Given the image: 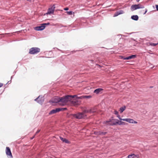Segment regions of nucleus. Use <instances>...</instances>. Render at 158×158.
<instances>
[{
    "instance_id": "1",
    "label": "nucleus",
    "mask_w": 158,
    "mask_h": 158,
    "mask_svg": "<svg viewBox=\"0 0 158 158\" xmlns=\"http://www.w3.org/2000/svg\"><path fill=\"white\" fill-rule=\"evenodd\" d=\"M76 97V95H66L63 97L55 98L54 102H58L60 105L64 106L70 103V101L72 100L73 99L74 97Z\"/></svg>"
},
{
    "instance_id": "2",
    "label": "nucleus",
    "mask_w": 158,
    "mask_h": 158,
    "mask_svg": "<svg viewBox=\"0 0 158 158\" xmlns=\"http://www.w3.org/2000/svg\"><path fill=\"white\" fill-rule=\"evenodd\" d=\"M71 116L77 119H80L85 118L86 115L83 112L82 113H79L76 114H72Z\"/></svg>"
},
{
    "instance_id": "3",
    "label": "nucleus",
    "mask_w": 158,
    "mask_h": 158,
    "mask_svg": "<svg viewBox=\"0 0 158 158\" xmlns=\"http://www.w3.org/2000/svg\"><path fill=\"white\" fill-rule=\"evenodd\" d=\"M117 119H109V120L104 121L103 122V123L106 124L107 125L113 126L117 124Z\"/></svg>"
},
{
    "instance_id": "4",
    "label": "nucleus",
    "mask_w": 158,
    "mask_h": 158,
    "mask_svg": "<svg viewBox=\"0 0 158 158\" xmlns=\"http://www.w3.org/2000/svg\"><path fill=\"white\" fill-rule=\"evenodd\" d=\"M40 52V49L38 48L33 47L29 49V53L30 54H37Z\"/></svg>"
},
{
    "instance_id": "5",
    "label": "nucleus",
    "mask_w": 158,
    "mask_h": 158,
    "mask_svg": "<svg viewBox=\"0 0 158 158\" xmlns=\"http://www.w3.org/2000/svg\"><path fill=\"white\" fill-rule=\"evenodd\" d=\"M78 98V97H77V96L76 97H74L73 99L72 100L70 101V103H71L72 105L74 106L78 105H79L80 103V102L77 100L74 99V98Z\"/></svg>"
},
{
    "instance_id": "6",
    "label": "nucleus",
    "mask_w": 158,
    "mask_h": 158,
    "mask_svg": "<svg viewBox=\"0 0 158 158\" xmlns=\"http://www.w3.org/2000/svg\"><path fill=\"white\" fill-rule=\"evenodd\" d=\"M49 24V23H44L41 25V26L35 27V29L36 31H41L44 30L45 27V25Z\"/></svg>"
},
{
    "instance_id": "7",
    "label": "nucleus",
    "mask_w": 158,
    "mask_h": 158,
    "mask_svg": "<svg viewBox=\"0 0 158 158\" xmlns=\"http://www.w3.org/2000/svg\"><path fill=\"white\" fill-rule=\"evenodd\" d=\"M6 153L9 158H12L13 156L12 154L10 148L9 147H6Z\"/></svg>"
},
{
    "instance_id": "8",
    "label": "nucleus",
    "mask_w": 158,
    "mask_h": 158,
    "mask_svg": "<svg viewBox=\"0 0 158 158\" xmlns=\"http://www.w3.org/2000/svg\"><path fill=\"white\" fill-rule=\"evenodd\" d=\"M122 120L131 123L137 124L138 122L131 118H124L122 119Z\"/></svg>"
},
{
    "instance_id": "9",
    "label": "nucleus",
    "mask_w": 158,
    "mask_h": 158,
    "mask_svg": "<svg viewBox=\"0 0 158 158\" xmlns=\"http://www.w3.org/2000/svg\"><path fill=\"white\" fill-rule=\"evenodd\" d=\"M62 109H60V108H57L55 109H53L52 110H51L50 112H49V114H52L56 113L57 112H59L60 111H61Z\"/></svg>"
},
{
    "instance_id": "10",
    "label": "nucleus",
    "mask_w": 158,
    "mask_h": 158,
    "mask_svg": "<svg viewBox=\"0 0 158 158\" xmlns=\"http://www.w3.org/2000/svg\"><path fill=\"white\" fill-rule=\"evenodd\" d=\"M55 8V7L54 5H53L52 7L51 8H49L48 10L47 13V14H52L54 13V9Z\"/></svg>"
},
{
    "instance_id": "11",
    "label": "nucleus",
    "mask_w": 158,
    "mask_h": 158,
    "mask_svg": "<svg viewBox=\"0 0 158 158\" xmlns=\"http://www.w3.org/2000/svg\"><path fill=\"white\" fill-rule=\"evenodd\" d=\"M95 111L93 110L92 109H90L89 110H85L83 111V113L85 114L86 113H94Z\"/></svg>"
},
{
    "instance_id": "12",
    "label": "nucleus",
    "mask_w": 158,
    "mask_h": 158,
    "mask_svg": "<svg viewBox=\"0 0 158 158\" xmlns=\"http://www.w3.org/2000/svg\"><path fill=\"white\" fill-rule=\"evenodd\" d=\"M127 157L128 158H139L138 156L135 155L134 154L129 155H128Z\"/></svg>"
},
{
    "instance_id": "13",
    "label": "nucleus",
    "mask_w": 158,
    "mask_h": 158,
    "mask_svg": "<svg viewBox=\"0 0 158 158\" xmlns=\"http://www.w3.org/2000/svg\"><path fill=\"white\" fill-rule=\"evenodd\" d=\"M35 101H37V102L40 104L42 103L44 101L43 99L42 98L40 99V96H39L37 98L35 99Z\"/></svg>"
},
{
    "instance_id": "14",
    "label": "nucleus",
    "mask_w": 158,
    "mask_h": 158,
    "mask_svg": "<svg viewBox=\"0 0 158 158\" xmlns=\"http://www.w3.org/2000/svg\"><path fill=\"white\" fill-rule=\"evenodd\" d=\"M139 7L137 5H134L131 6V9L133 11L139 9Z\"/></svg>"
},
{
    "instance_id": "15",
    "label": "nucleus",
    "mask_w": 158,
    "mask_h": 158,
    "mask_svg": "<svg viewBox=\"0 0 158 158\" xmlns=\"http://www.w3.org/2000/svg\"><path fill=\"white\" fill-rule=\"evenodd\" d=\"M103 89L101 88L97 89L94 90V93L96 94H98Z\"/></svg>"
},
{
    "instance_id": "16",
    "label": "nucleus",
    "mask_w": 158,
    "mask_h": 158,
    "mask_svg": "<svg viewBox=\"0 0 158 158\" xmlns=\"http://www.w3.org/2000/svg\"><path fill=\"white\" fill-rule=\"evenodd\" d=\"M91 98V96L90 95L87 96H82L80 97H78V98L79 99H82V98Z\"/></svg>"
},
{
    "instance_id": "17",
    "label": "nucleus",
    "mask_w": 158,
    "mask_h": 158,
    "mask_svg": "<svg viewBox=\"0 0 158 158\" xmlns=\"http://www.w3.org/2000/svg\"><path fill=\"white\" fill-rule=\"evenodd\" d=\"M136 57V55H132L130 56L126 57V58H124L125 59H127V60H130L131 59H133L134 58H135Z\"/></svg>"
},
{
    "instance_id": "18",
    "label": "nucleus",
    "mask_w": 158,
    "mask_h": 158,
    "mask_svg": "<svg viewBox=\"0 0 158 158\" xmlns=\"http://www.w3.org/2000/svg\"><path fill=\"white\" fill-rule=\"evenodd\" d=\"M114 114L115 115H117V116L118 118L121 120H122V118H120V116L118 114V112L116 111L115 110L114 112Z\"/></svg>"
},
{
    "instance_id": "19",
    "label": "nucleus",
    "mask_w": 158,
    "mask_h": 158,
    "mask_svg": "<svg viewBox=\"0 0 158 158\" xmlns=\"http://www.w3.org/2000/svg\"><path fill=\"white\" fill-rule=\"evenodd\" d=\"M60 139L63 142H64L66 143H69V141L65 138H63L61 137H60Z\"/></svg>"
},
{
    "instance_id": "20",
    "label": "nucleus",
    "mask_w": 158,
    "mask_h": 158,
    "mask_svg": "<svg viewBox=\"0 0 158 158\" xmlns=\"http://www.w3.org/2000/svg\"><path fill=\"white\" fill-rule=\"evenodd\" d=\"M131 18L133 20H137L138 19L139 17L137 15H133L131 16Z\"/></svg>"
},
{
    "instance_id": "21",
    "label": "nucleus",
    "mask_w": 158,
    "mask_h": 158,
    "mask_svg": "<svg viewBox=\"0 0 158 158\" xmlns=\"http://www.w3.org/2000/svg\"><path fill=\"white\" fill-rule=\"evenodd\" d=\"M126 108V107L125 106L120 107L119 109L120 113H122L125 110Z\"/></svg>"
},
{
    "instance_id": "22",
    "label": "nucleus",
    "mask_w": 158,
    "mask_h": 158,
    "mask_svg": "<svg viewBox=\"0 0 158 158\" xmlns=\"http://www.w3.org/2000/svg\"><path fill=\"white\" fill-rule=\"evenodd\" d=\"M117 124L121 125L123 124L124 123L121 121H119L117 119Z\"/></svg>"
},
{
    "instance_id": "23",
    "label": "nucleus",
    "mask_w": 158,
    "mask_h": 158,
    "mask_svg": "<svg viewBox=\"0 0 158 158\" xmlns=\"http://www.w3.org/2000/svg\"><path fill=\"white\" fill-rule=\"evenodd\" d=\"M66 13L68 14L69 15H72L73 13L74 14V12H73L72 11H66Z\"/></svg>"
},
{
    "instance_id": "24",
    "label": "nucleus",
    "mask_w": 158,
    "mask_h": 158,
    "mask_svg": "<svg viewBox=\"0 0 158 158\" xmlns=\"http://www.w3.org/2000/svg\"><path fill=\"white\" fill-rule=\"evenodd\" d=\"M122 13L121 11L119 12H117L116 13L114 14V16H118V15L121 14Z\"/></svg>"
},
{
    "instance_id": "25",
    "label": "nucleus",
    "mask_w": 158,
    "mask_h": 158,
    "mask_svg": "<svg viewBox=\"0 0 158 158\" xmlns=\"http://www.w3.org/2000/svg\"><path fill=\"white\" fill-rule=\"evenodd\" d=\"M138 6V7H139V8H144V6L141 5L140 4H138V5H137Z\"/></svg>"
},
{
    "instance_id": "26",
    "label": "nucleus",
    "mask_w": 158,
    "mask_h": 158,
    "mask_svg": "<svg viewBox=\"0 0 158 158\" xmlns=\"http://www.w3.org/2000/svg\"><path fill=\"white\" fill-rule=\"evenodd\" d=\"M106 133V132H102L100 133L99 134L100 135H105Z\"/></svg>"
},
{
    "instance_id": "27",
    "label": "nucleus",
    "mask_w": 158,
    "mask_h": 158,
    "mask_svg": "<svg viewBox=\"0 0 158 158\" xmlns=\"http://www.w3.org/2000/svg\"><path fill=\"white\" fill-rule=\"evenodd\" d=\"M158 44V43L157 44L155 43H152L150 44V45L152 46H155L157 45Z\"/></svg>"
},
{
    "instance_id": "28",
    "label": "nucleus",
    "mask_w": 158,
    "mask_h": 158,
    "mask_svg": "<svg viewBox=\"0 0 158 158\" xmlns=\"http://www.w3.org/2000/svg\"><path fill=\"white\" fill-rule=\"evenodd\" d=\"M119 57L120 59H123L124 60H126V59H124V58H126V57H125L124 56H119Z\"/></svg>"
},
{
    "instance_id": "29",
    "label": "nucleus",
    "mask_w": 158,
    "mask_h": 158,
    "mask_svg": "<svg viewBox=\"0 0 158 158\" xmlns=\"http://www.w3.org/2000/svg\"><path fill=\"white\" fill-rule=\"evenodd\" d=\"M69 10V8L68 7H66L64 8V10Z\"/></svg>"
},
{
    "instance_id": "30",
    "label": "nucleus",
    "mask_w": 158,
    "mask_h": 158,
    "mask_svg": "<svg viewBox=\"0 0 158 158\" xmlns=\"http://www.w3.org/2000/svg\"><path fill=\"white\" fill-rule=\"evenodd\" d=\"M3 85V84L2 83H0V87H2Z\"/></svg>"
},
{
    "instance_id": "31",
    "label": "nucleus",
    "mask_w": 158,
    "mask_h": 158,
    "mask_svg": "<svg viewBox=\"0 0 158 158\" xmlns=\"http://www.w3.org/2000/svg\"><path fill=\"white\" fill-rule=\"evenodd\" d=\"M156 7L157 10L158 11V5H156Z\"/></svg>"
},
{
    "instance_id": "32",
    "label": "nucleus",
    "mask_w": 158,
    "mask_h": 158,
    "mask_svg": "<svg viewBox=\"0 0 158 158\" xmlns=\"http://www.w3.org/2000/svg\"><path fill=\"white\" fill-rule=\"evenodd\" d=\"M60 109H62V110H66V108H60Z\"/></svg>"
},
{
    "instance_id": "33",
    "label": "nucleus",
    "mask_w": 158,
    "mask_h": 158,
    "mask_svg": "<svg viewBox=\"0 0 158 158\" xmlns=\"http://www.w3.org/2000/svg\"><path fill=\"white\" fill-rule=\"evenodd\" d=\"M40 130H38L37 132H36V134H37L40 131Z\"/></svg>"
},
{
    "instance_id": "34",
    "label": "nucleus",
    "mask_w": 158,
    "mask_h": 158,
    "mask_svg": "<svg viewBox=\"0 0 158 158\" xmlns=\"http://www.w3.org/2000/svg\"><path fill=\"white\" fill-rule=\"evenodd\" d=\"M147 9H146V10H145V13H144V14H146V13L147 12Z\"/></svg>"
},
{
    "instance_id": "35",
    "label": "nucleus",
    "mask_w": 158,
    "mask_h": 158,
    "mask_svg": "<svg viewBox=\"0 0 158 158\" xmlns=\"http://www.w3.org/2000/svg\"><path fill=\"white\" fill-rule=\"evenodd\" d=\"M136 1L137 2H139V0H136Z\"/></svg>"
}]
</instances>
